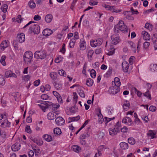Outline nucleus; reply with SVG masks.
I'll use <instances>...</instances> for the list:
<instances>
[{"label":"nucleus","instance_id":"nucleus-1","mask_svg":"<svg viewBox=\"0 0 157 157\" xmlns=\"http://www.w3.org/2000/svg\"><path fill=\"white\" fill-rule=\"evenodd\" d=\"M114 29L115 32L118 33L119 30L124 33L128 32L127 26L124 25V22L122 20L120 21L118 24L115 26Z\"/></svg>","mask_w":157,"mask_h":157},{"label":"nucleus","instance_id":"nucleus-2","mask_svg":"<svg viewBox=\"0 0 157 157\" xmlns=\"http://www.w3.org/2000/svg\"><path fill=\"white\" fill-rule=\"evenodd\" d=\"M33 55L31 52H26L24 55V62L26 64L30 63L33 58Z\"/></svg>","mask_w":157,"mask_h":157},{"label":"nucleus","instance_id":"nucleus-3","mask_svg":"<svg viewBox=\"0 0 157 157\" xmlns=\"http://www.w3.org/2000/svg\"><path fill=\"white\" fill-rule=\"evenodd\" d=\"M40 28L37 25H34L30 27L29 29V32L31 33L33 32L34 34H38L40 32Z\"/></svg>","mask_w":157,"mask_h":157},{"label":"nucleus","instance_id":"nucleus-4","mask_svg":"<svg viewBox=\"0 0 157 157\" xmlns=\"http://www.w3.org/2000/svg\"><path fill=\"white\" fill-rule=\"evenodd\" d=\"M46 56V54L44 51H36L34 53V57L37 59H43Z\"/></svg>","mask_w":157,"mask_h":157},{"label":"nucleus","instance_id":"nucleus-5","mask_svg":"<svg viewBox=\"0 0 157 157\" xmlns=\"http://www.w3.org/2000/svg\"><path fill=\"white\" fill-rule=\"evenodd\" d=\"M103 41V39L101 38H99L96 40L91 41L90 44L91 46L93 47H95L98 46H100L102 44Z\"/></svg>","mask_w":157,"mask_h":157},{"label":"nucleus","instance_id":"nucleus-6","mask_svg":"<svg viewBox=\"0 0 157 157\" xmlns=\"http://www.w3.org/2000/svg\"><path fill=\"white\" fill-rule=\"evenodd\" d=\"M120 91V87L116 86H112L109 88V93L113 94H115Z\"/></svg>","mask_w":157,"mask_h":157},{"label":"nucleus","instance_id":"nucleus-7","mask_svg":"<svg viewBox=\"0 0 157 157\" xmlns=\"http://www.w3.org/2000/svg\"><path fill=\"white\" fill-rule=\"evenodd\" d=\"M112 41L111 43L114 45H116L120 42L119 37L117 35L114 34L111 37Z\"/></svg>","mask_w":157,"mask_h":157},{"label":"nucleus","instance_id":"nucleus-8","mask_svg":"<svg viewBox=\"0 0 157 157\" xmlns=\"http://www.w3.org/2000/svg\"><path fill=\"white\" fill-rule=\"evenodd\" d=\"M56 124L58 125H62L65 123L64 120L61 117H57L56 120Z\"/></svg>","mask_w":157,"mask_h":157},{"label":"nucleus","instance_id":"nucleus-9","mask_svg":"<svg viewBox=\"0 0 157 157\" xmlns=\"http://www.w3.org/2000/svg\"><path fill=\"white\" fill-rule=\"evenodd\" d=\"M129 63L126 61L122 63V70L124 72H127L129 67Z\"/></svg>","mask_w":157,"mask_h":157},{"label":"nucleus","instance_id":"nucleus-10","mask_svg":"<svg viewBox=\"0 0 157 157\" xmlns=\"http://www.w3.org/2000/svg\"><path fill=\"white\" fill-rule=\"evenodd\" d=\"M17 40L20 43H22L25 40V35L24 33H21L18 34L17 36Z\"/></svg>","mask_w":157,"mask_h":157},{"label":"nucleus","instance_id":"nucleus-11","mask_svg":"<svg viewBox=\"0 0 157 157\" xmlns=\"http://www.w3.org/2000/svg\"><path fill=\"white\" fill-rule=\"evenodd\" d=\"M122 122L123 123L127 124L128 125H131L132 121L131 118L128 117H125L122 120Z\"/></svg>","mask_w":157,"mask_h":157},{"label":"nucleus","instance_id":"nucleus-12","mask_svg":"<svg viewBox=\"0 0 157 157\" xmlns=\"http://www.w3.org/2000/svg\"><path fill=\"white\" fill-rule=\"evenodd\" d=\"M53 33V31L51 29H46L43 31V34L45 36H48L50 35Z\"/></svg>","mask_w":157,"mask_h":157},{"label":"nucleus","instance_id":"nucleus-13","mask_svg":"<svg viewBox=\"0 0 157 157\" xmlns=\"http://www.w3.org/2000/svg\"><path fill=\"white\" fill-rule=\"evenodd\" d=\"M10 123L8 121L7 119L5 120L1 124V126L5 128L6 127H9L10 126Z\"/></svg>","mask_w":157,"mask_h":157},{"label":"nucleus","instance_id":"nucleus-14","mask_svg":"<svg viewBox=\"0 0 157 157\" xmlns=\"http://www.w3.org/2000/svg\"><path fill=\"white\" fill-rule=\"evenodd\" d=\"M53 17L52 14H47L45 17V21L48 23L50 22L52 20Z\"/></svg>","mask_w":157,"mask_h":157},{"label":"nucleus","instance_id":"nucleus-15","mask_svg":"<svg viewBox=\"0 0 157 157\" xmlns=\"http://www.w3.org/2000/svg\"><path fill=\"white\" fill-rule=\"evenodd\" d=\"M142 34L143 36V38L144 40H147L150 39V35L147 32L145 31H143L142 32Z\"/></svg>","mask_w":157,"mask_h":157},{"label":"nucleus","instance_id":"nucleus-16","mask_svg":"<svg viewBox=\"0 0 157 157\" xmlns=\"http://www.w3.org/2000/svg\"><path fill=\"white\" fill-rule=\"evenodd\" d=\"M21 145L20 144H15L12 145L11 149L13 151H18L20 149Z\"/></svg>","mask_w":157,"mask_h":157},{"label":"nucleus","instance_id":"nucleus-17","mask_svg":"<svg viewBox=\"0 0 157 157\" xmlns=\"http://www.w3.org/2000/svg\"><path fill=\"white\" fill-rule=\"evenodd\" d=\"M43 138L46 141L49 142L52 140V137L48 134H45L43 136Z\"/></svg>","mask_w":157,"mask_h":157},{"label":"nucleus","instance_id":"nucleus-18","mask_svg":"<svg viewBox=\"0 0 157 157\" xmlns=\"http://www.w3.org/2000/svg\"><path fill=\"white\" fill-rule=\"evenodd\" d=\"M98 110L99 113L98 114V116L99 117L98 122L100 124H101L103 122L104 120L103 118V116L101 113L100 109H99Z\"/></svg>","mask_w":157,"mask_h":157},{"label":"nucleus","instance_id":"nucleus-19","mask_svg":"<svg viewBox=\"0 0 157 157\" xmlns=\"http://www.w3.org/2000/svg\"><path fill=\"white\" fill-rule=\"evenodd\" d=\"M156 134V132L155 131L149 130V132L147 133L148 136H150L151 138L153 139L156 137L155 136Z\"/></svg>","mask_w":157,"mask_h":157},{"label":"nucleus","instance_id":"nucleus-20","mask_svg":"<svg viewBox=\"0 0 157 157\" xmlns=\"http://www.w3.org/2000/svg\"><path fill=\"white\" fill-rule=\"evenodd\" d=\"M47 117L48 119L52 120H54L56 117L54 114V113L50 112L48 114Z\"/></svg>","mask_w":157,"mask_h":157},{"label":"nucleus","instance_id":"nucleus-21","mask_svg":"<svg viewBox=\"0 0 157 157\" xmlns=\"http://www.w3.org/2000/svg\"><path fill=\"white\" fill-rule=\"evenodd\" d=\"M72 150L76 152H78L81 150V148L80 147L77 145H74L71 147Z\"/></svg>","mask_w":157,"mask_h":157},{"label":"nucleus","instance_id":"nucleus-22","mask_svg":"<svg viewBox=\"0 0 157 157\" xmlns=\"http://www.w3.org/2000/svg\"><path fill=\"white\" fill-rule=\"evenodd\" d=\"M0 46L2 50H3L5 48L8 47V44L6 41L5 40L2 42Z\"/></svg>","mask_w":157,"mask_h":157},{"label":"nucleus","instance_id":"nucleus-23","mask_svg":"<svg viewBox=\"0 0 157 157\" xmlns=\"http://www.w3.org/2000/svg\"><path fill=\"white\" fill-rule=\"evenodd\" d=\"M131 92L136 93L137 96L140 97L141 96L142 94L135 87H133L132 88Z\"/></svg>","mask_w":157,"mask_h":157},{"label":"nucleus","instance_id":"nucleus-24","mask_svg":"<svg viewBox=\"0 0 157 157\" xmlns=\"http://www.w3.org/2000/svg\"><path fill=\"white\" fill-rule=\"evenodd\" d=\"M120 145L121 148L123 149H126L128 148V144L124 142H122L120 144Z\"/></svg>","mask_w":157,"mask_h":157},{"label":"nucleus","instance_id":"nucleus-25","mask_svg":"<svg viewBox=\"0 0 157 157\" xmlns=\"http://www.w3.org/2000/svg\"><path fill=\"white\" fill-rule=\"evenodd\" d=\"M109 10L112 12L119 13L121 11V9L117 10L116 9V7L115 6H109Z\"/></svg>","mask_w":157,"mask_h":157},{"label":"nucleus","instance_id":"nucleus-26","mask_svg":"<svg viewBox=\"0 0 157 157\" xmlns=\"http://www.w3.org/2000/svg\"><path fill=\"white\" fill-rule=\"evenodd\" d=\"M28 5L31 9H34L36 7V4L33 1H30L28 2Z\"/></svg>","mask_w":157,"mask_h":157},{"label":"nucleus","instance_id":"nucleus-27","mask_svg":"<svg viewBox=\"0 0 157 157\" xmlns=\"http://www.w3.org/2000/svg\"><path fill=\"white\" fill-rule=\"evenodd\" d=\"M94 83V81L93 79L90 78H88L86 81V84L89 86H92Z\"/></svg>","mask_w":157,"mask_h":157},{"label":"nucleus","instance_id":"nucleus-28","mask_svg":"<svg viewBox=\"0 0 157 157\" xmlns=\"http://www.w3.org/2000/svg\"><path fill=\"white\" fill-rule=\"evenodd\" d=\"M53 132L54 134L56 135H59L61 133V129L58 128H55L53 129Z\"/></svg>","mask_w":157,"mask_h":157},{"label":"nucleus","instance_id":"nucleus-29","mask_svg":"<svg viewBox=\"0 0 157 157\" xmlns=\"http://www.w3.org/2000/svg\"><path fill=\"white\" fill-rule=\"evenodd\" d=\"M13 96L14 97L16 101H17L19 100L21 94L18 92L13 94Z\"/></svg>","mask_w":157,"mask_h":157},{"label":"nucleus","instance_id":"nucleus-30","mask_svg":"<svg viewBox=\"0 0 157 157\" xmlns=\"http://www.w3.org/2000/svg\"><path fill=\"white\" fill-rule=\"evenodd\" d=\"M86 42L85 41H83L80 43V49L82 50H85L86 48L85 45Z\"/></svg>","mask_w":157,"mask_h":157},{"label":"nucleus","instance_id":"nucleus-31","mask_svg":"<svg viewBox=\"0 0 157 157\" xmlns=\"http://www.w3.org/2000/svg\"><path fill=\"white\" fill-rule=\"evenodd\" d=\"M59 107V104H54L50 108L52 111H53L58 109Z\"/></svg>","mask_w":157,"mask_h":157},{"label":"nucleus","instance_id":"nucleus-32","mask_svg":"<svg viewBox=\"0 0 157 157\" xmlns=\"http://www.w3.org/2000/svg\"><path fill=\"white\" fill-rule=\"evenodd\" d=\"M5 83V79L4 76L0 75V85H4Z\"/></svg>","mask_w":157,"mask_h":157},{"label":"nucleus","instance_id":"nucleus-33","mask_svg":"<svg viewBox=\"0 0 157 157\" xmlns=\"http://www.w3.org/2000/svg\"><path fill=\"white\" fill-rule=\"evenodd\" d=\"M128 43L130 44L131 47L133 48V51L134 52H136V45L135 44H134L132 42V41H128Z\"/></svg>","mask_w":157,"mask_h":157},{"label":"nucleus","instance_id":"nucleus-34","mask_svg":"<svg viewBox=\"0 0 157 157\" xmlns=\"http://www.w3.org/2000/svg\"><path fill=\"white\" fill-rule=\"evenodd\" d=\"M49 75L52 79L53 80L56 79L57 78V73L54 72H52Z\"/></svg>","mask_w":157,"mask_h":157},{"label":"nucleus","instance_id":"nucleus-35","mask_svg":"<svg viewBox=\"0 0 157 157\" xmlns=\"http://www.w3.org/2000/svg\"><path fill=\"white\" fill-rule=\"evenodd\" d=\"M80 119V116H78L76 117H69V120H71L70 122L74 121H78Z\"/></svg>","mask_w":157,"mask_h":157},{"label":"nucleus","instance_id":"nucleus-36","mask_svg":"<svg viewBox=\"0 0 157 157\" xmlns=\"http://www.w3.org/2000/svg\"><path fill=\"white\" fill-rule=\"evenodd\" d=\"M54 86L55 87L57 90H60L62 88V85L61 84H58L56 82H55Z\"/></svg>","mask_w":157,"mask_h":157},{"label":"nucleus","instance_id":"nucleus-37","mask_svg":"<svg viewBox=\"0 0 157 157\" xmlns=\"http://www.w3.org/2000/svg\"><path fill=\"white\" fill-rule=\"evenodd\" d=\"M8 8V6L6 4H4L1 7V9L2 11L4 13H6L7 11Z\"/></svg>","mask_w":157,"mask_h":157},{"label":"nucleus","instance_id":"nucleus-38","mask_svg":"<svg viewBox=\"0 0 157 157\" xmlns=\"http://www.w3.org/2000/svg\"><path fill=\"white\" fill-rule=\"evenodd\" d=\"M128 143L132 145H134L136 143L135 140V139L133 138H129L128 139Z\"/></svg>","mask_w":157,"mask_h":157},{"label":"nucleus","instance_id":"nucleus-39","mask_svg":"<svg viewBox=\"0 0 157 157\" xmlns=\"http://www.w3.org/2000/svg\"><path fill=\"white\" fill-rule=\"evenodd\" d=\"M109 134L110 135H114L117 134L116 131L114 128L113 129L109 128Z\"/></svg>","mask_w":157,"mask_h":157},{"label":"nucleus","instance_id":"nucleus-40","mask_svg":"<svg viewBox=\"0 0 157 157\" xmlns=\"http://www.w3.org/2000/svg\"><path fill=\"white\" fill-rule=\"evenodd\" d=\"M31 140H32L33 141V142L35 143H36V144H37L38 145H41L43 144V141H39L38 140L35 139H32Z\"/></svg>","mask_w":157,"mask_h":157},{"label":"nucleus","instance_id":"nucleus-41","mask_svg":"<svg viewBox=\"0 0 157 157\" xmlns=\"http://www.w3.org/2000/svg\"><path fill=\"white\" fill-rule=\"evenodd\" d=\"M90 76L93 78H94L96 75V72L95 70L93 69H92L90 71Z\"/></svg>","mask_w":157,"mask_h":157},{"label":"nucleus","instance_id":"nucleus-42","mask_svg":"<svg viewBox=\"0 0 157 157\" xmlns=\"http://www.w3.org/2000/svg\"><path fill=\"white\" fill-rule=\"evenodd\" d=\"M73 100L75 104H76L77 102V99L78 98V96L76 92L73 93Z\"/></svg>","mask_w":157,"mask_h":157},{"label":"nucleus","instance_id":"nucleus-43","mask_svg":"<svg viewBox=\"0 0 157 157\" xmlns=\"http://www.w3.org/2000/svg\"><path fill=\"white\" fill-rule=\"evenodd\" d=\"M58 73L60 75L63 76L64 77H65L66 76L65 71L62 69L59 71Z\"/></svg>","mask_w":157,"mask_h":157},{"label":"nucleus","instance_id":"nucleus-44","mask_svg":"<svg viewBox=\"0 0 157 157\" xmlns=\"http://www.w3.org/2000/svg\"><path fill=\"white\" fill-rule=\"evenodd\" d=\"M75 42V39H71V42L69 44V47L71 48H73L74 46V44Z\"/></svg>","mask_w":157,"mask_h":157},{"label":"nucleus","instance_id":"nucleus-45","mask_svg":"<svg viewBox=\"0 0 157 157\" xmlns=\"http://www.w3.org/2000/svg\"><path fill=\"white\" fill-rule=\"evenodd\" d=\"M94 53V51L92 50H90L88 51L87 54V56L88 59H89V57H90L91 58H92Z\"/></svg>","mask_w":157,"mask_h":157},{"label":"nucleus","instance_id":"nucleus-46","mask_svg":"<svg viewBox=\"0 0 157 157\" xmlns=\"http://www.w3.org/2000/svg\"><path fill=\"white\" fill-rule=\"evenodd\" d=\"M89 135L86 133H84L81 135L80 137V139L85 140L87 137H88Z\"/></svg>","mask_w":157,"mask_h":157},{"label":"nucleus","instance_id":"nucleus-47","mask_svg":"<svg viewBox=\"0 0 157 157\" xmlns=\"http://www.w3.org/2000/svg\"><path fill=\"white\" fill-rule=\"evenodd\" d=\"M38 105L45 112L46 109L48 108L47 106L41 104H38Z\"/></svg>","mask_w":157,"mask_h":157},{"label":"nucleus","instance_id":"nucleus-48","mask_svg":"<svg viewBox=\"0 0 157 157\" xmlns=\"http://www.w3.org/2000/svg\"><path fill=\"white\" fill-rule=\"evenodd\" d=\"M6 58V57L5 56H2L1 58L0 62L3 65H6V62L5 61Z\"/></svg>","mask_w":157,"mask_h":157},{"label":"nucleus","instance_id":"nucleus-49","mask_svg":"<svg viewBox=\"0 0 157 157\" xmlns=\"http://www.w3.org/2000/svg\"><path fill=\"white\" fill-rule=\"evenodd\" d=\"M144 95L147 97V98H148L150 100H151V94L149 93V90L148 91H147L145 93H144Z\"/></svg>","mask_w":157,"mask_h":157},{"label":"nucleus","instance_id":"nucleus-50","mask_svg":"<svg viewBox=\"0 0 157 157\" xmlns=\"http://www.w3.org/2000/svg\"><path fill=\"white\" fill-rule=\"evenodd\" d=\"M78 93L79 95V96L82 98H84L85 97V94L83 90H79V92H78Z\"/></svg>","mask_w":157,"mask_h":157},{"label":"nucleus","instance_id":"nucleus-51","mask_svg":"<svg viewBox=\"0 0 157 157\" xmlns=\"http://www.w3.org/2000/svg\"><path fill=\"white\" fill-rule=\"evenodd\" d=\"M115 49L113 48H110L109 50V55H113L114 53Z\"/></svg>","mask_w":157,"mask_h":157},{"label":"nucleus","instance_id":"nucleus-52","mask_svg":"<svg viewBox=\"0 0 157 157\" xmlns=\"http://www.w3.org/2000/svg\"><path fill=\"white\" fill-rule=\"evenodd\" d=\"M25 131L27 132L31 133L32 132V131L29 125H26L25 127Z\"/></svg>","mask_w":157,"mask_h":157},{"label":"nucleus","instance_id":"nucleus-53","mask_svg":"<svg viewBox=\"0 0 157 157\" xmlns=\"http://www.w3.org/2000/svg\"><path fill=\"white\" fill-rule=\"evenodd\" d=\"M41 97L43 100H47L49 96L46 94H44L41 95Z\"/></svg>","mask_w":157,"mask_h":157},{"label":"nucleus","instance_id":"nucleus-54","mask_svg":"<svg viewBox=\"0 0 157 157\" xmlns=\"http://www.w3.org/2000/svg\"><path fill=\"white\" fill-rule=\"evenodd\" d=\"M11 73V71H8L5 73V75L7 78L9 77H10Z\"/></svg>","mask_w":157,"mask_h":157},{"label":"nucleus","instance_id":"nucleus-55","mask_svg":"<svg viewBox=\"0 0 157 157\" xmlns=\"http://www.w3.org/2000/svg\"><path fill=\"white\" fill-rule=\"evenodd\" d=\"M151 69L153 71H155L157 69V64H153L151 65Z\"/></svg>","mask_w":157,"mask_h":157},{"label":"nucleus","instance_id":"nucleus-56","mask_svg":"<svg viewBox=\"0 0 157 157\" xmlns=\"http://www.w3.org/2000/svg\"><path fill=\"white\" fill-rule=\"evenodd\" d=\"M130 105V104L129 103H124L123 105V108L124 109L127 110Z\"/></svg>","mask_w":157,"mask_h":157},{"label":"nucleus","instance_id":"nucleus-57","mask_svg":"<svg viewBox=\"0 0 157 157\" xmlns=\"http://www.w3.org/2000/svg\"><path fill=\"white\" fill-rule=\"evenodd\" d=\"M65 47V44H63L62 45V48L60 50V52H62L63 54H64L66 50Z\"/></svg>","mask_w":157,"mask_h":157},{"label":"nucleus","instance_id":"nucleus-58","mask_svg":"<svg viewBox=\"0 0 157 157\" xmlns=\"http://www.w3.org/2000/svg\"><path fill=\"white\" fill-rule=\"evenodd\" d=\"M112 67H109V70L107 71L106 74V75H107L108 77L109 76H110L112 74Z\"/></svg>","mask_w":157,"mask_h":157},{"label":"nucleus","instance_id":"nucleus-59","mask_svg":"<svg viewBox=\"0 0 157 157\" xmlns=\"http://www.w3.org/2000/svg\"><path fill=\"white\" fill-rule=\"evenodd\" d=\"M47 103H46V105L47 106L48 108H50L51 106L54 104L52 102L47 101Z\"/></svg>","mask_w":157,"mask_h":157},{"label":"nucleus","instance_id":"nucleus-60","mask_svg":"<svg viewBox=\"0 0 157 157\" xmlns=\"http://www.w3.org/2000/svg\"><path fill=\"white\" fill-rule=\"evenodd\" d=\"M30 77L29 75H25L23 77V79L24 80L28 81Z\"/></svg>","mask_w":157,"mask_h":157},{"label":"nucleus","instance_id":"nucleus-61","mask_svg":"<svg viewBox=\"0 0 157 157\" xmlns=\"http://www.w3.org/2000/svg\"><path fill=\"white\" fill-rule=\"evenodd\" d=\"M150 43L148 42H145L143 44L144 47L145 48H147L149 46Z\"/></svg>","mask_w":157,"mask_h":157},{"label":"nucleus","instance_id":"nucleus-62","mask_svg":"<svg viewBox=\"0 0 157 157\" xmlns=\"http://www.w3.org/2000/svg\"><path fill=\"white\" fill-rule=\"evenodd\" d=\"M41 19V17L38 15H36L34 17V19L35 21H39Z\"/></svg>","mask_w":157,"mask_h":157},{"label":"nucleus","instance_id":"nucleus-63","mask_svg":"<svg viewBox=\"0 0 157 157\" xmlns=\"http://www.w3.org/2000/svg\"><path fill=\"white\" fill-rule=\"evenodd\" d=\"M145 27L148 29H149L152 27V25L149 23H146L145 24Z\"/></svg>","mask_w":157,"mask_h":157},{"label":"nucleus","instance_id":"nucleus-64","mask_svg":"<svg viewBox=\"0 0 157 157\" xmlns=\"http://www.w3.org/2000/svg\"><path fill=\"white\" fill-rule=\"evenodd\" d=\"M40 79H38L36 80L34 83V85L35 86H37L39 85L40 83Z\"/></svg>","mask_w":157,"mask_h":157}]
</instances>
